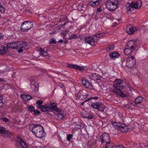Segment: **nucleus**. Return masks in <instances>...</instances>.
I'll use <instances>...</instances> for the list:
<instances>
[{"label": "nucleus", "mask_w": 148, "mask_h": 148, "mask_svg": "<svg viewBox=\"0 0 148 148\" xmlns=\"http://www.w3.org/2000/svg\"><path fill=\"white\" fill-rule=\"evenodd\" d=\"M126 10L128 12H132L134 10V8L133 6L132 2L130 3H128L126 5Z\"/></svg>", "instance_id": "obj_21"}, {"label": "nucleus", "mask_w": 148, "mask_h": 148, "mask_svg": "<svg viewBox=\"0 0 148 148\" xmlns=\"http://www.w3.org/2000/svg\"><path fill=\"white\" fill-rule=\"evenodd\" d=\"M56 40L53 39V38H52L50 39L49 41V43L50 44H55L56 43Z\"/></svg>", "instance_id": "obj_47"}, {"label": "nucleus", "mask_w": 148, "mask_h": 148, "mask_svg": "<svg viewBox=\"0 0 148 148\" xmlns=\"http://www.w3.org/2000/svg\"><path fill=\"white\" fill-rule=\"evenodd\" d=\"M28 110L31 112H33L35 108L34 106H32L29 105L27 106Z\"/></svg>", "instance_id": "obj_35"}, {"label": "nucleus", "mask_w": 148, "mask_h": 148, "mask_svg": "<svg viewBox=\"0 0 148 148\" xmlns=\"http://www.w3.org/2000/svg\"><path fill=\"white\" fill-rule=\"evenodd\" d=\"M138 40H130L127 43L126 45L131 48L132 50H135L137 47Z\"/></svg>", "instance_id": "obj_9"}, {"label": "nucleus", "mask_w": 148, "mask_h": 148, "mask_svg": "<svg viewBox=\"0 0 148 148\" xmlns=\"http://www.w3.org/2000/svg\"><path fill=\"white\" fill-rule=\"evenodd\" d=\"M82 82L83 86L89 89H91L92 88V84L86 78H84L82 80Z\"/></svg>", "instance_id": "obj_12"}, {"label": "nucleus", "mask_w": 148, "mask_h": 148, "mask_svg": "<svg viewBox=\"0 0 148 148\" xmlns=\"http://www.w3.org/2000/svg\"><path fill=\"white\" fill-rule=\"evenodd\" d=\"M3 98L1 96H0V108L1 107L3 104V103L2 102Z\"/></svg>", "instance_id": "obj_51"}, {"label": "nucleus", "mask_w": 148, "mask_h": 148, "mask_svg": "<svg viewBox=\"0 0 148 148\" xmlns=\"http://www.w3.org/2000/svg\"><path fill=\"white\" fill-rule=\"evenodd\" d=\"M27 100H30L32 98L30 95H27Z\"/></svg>", "instance_id": "obj_56"}, {"label": "nucleus", "mask_w": 148, "mask_h": 148, "mask_svg": "<svg viewBox=\"0 0 148 148\" xmlns=\"http://www.w3.org/2000/svg\"><path fill=\"white\" fill-rule=\"evenodd\" d=\"M15 46L16 48V49H18V48H21V41H18L15 42Z\"/></svg>", "instance_id": "obj_32"}, {"label": "nucleus", "mask_w": 148, "mask_h": 148, "mask_svg": "<svg viewBox=\"0 0 148 148\" xmlns=\"http://www.w3.org/2000/svg\"><path fill=\"white\" fill-rule=\"evenodd\" d=\"M58 86L62 88L63 90H64V89H65V87L63 84L61 83H59L58 84Z\"/></svg>", "instance_id": "obj_50"}, {"label": "nucleus", "mask_w": 148, "mask_h": 148, "mask_svg": "<svg viewBox=\"0 0 148 148\" xmlns=\"http://www.w3.org/2000/svg\"><path fill=\"white\" fill-rule=\"evenodd\" d=\"M106 4V8L109 11H114L117 8L116 4L111 0H107Z\"/></svg>", "instance_id": "obj_6"}, {"label": "nucleus", "mask_w": 148, "mask_h": 148, "mask_svg": "<svg viewBox=\"0 0 148 148\" xmlns=\"http://www.w3.org/2000/svg\"><path fill=\"white\" fill-rule=\"evenodd\" d=\"M17 140L20 142V145L22 147H23V148H27L28 147L27 145L25 142L23 141L20 137H18L17 138Z\"/></svg>", "instance_id": "obj_20"}, {"label": "nucleus", "mask_w": 148, "mask_h": 148, "mask_svg": "<svg viewBox=\"0 0 148 148\" xmlns=\"http://www.w3.org/2000/svg\"><path fill=\"white\" fill-rule=\"evenodd\" d=\"M90 100V98H89V99L86 100H85L84 102H86L87 101H89Z\"/></svg>", "instance_id": "obj_62"}, {"label": "nucleus", "mask_w": 148, "mask_h": 148, "mask_svg": "<svg viewBox=\"0 0 148 148\" xmlns=\"http://www.w3.org/2000/svg\"><path fill=\"white\" fill-rule=\"evenodd\" d=\"M105 35V34L104 33H98L94 34L93 36L97 38H101L104 37Z\"/></svg>", "instance_id": "obj_31"}, {"label": "nucleus", "mask_w": 148, "mask_h": 148, "mask_svg": "<svg viewBox=\"0 0 148 148\" xmlns=\"http://www.w3.org/2000/svg\"><path fill=\"white\" fill-rule=\"evenodd\" d=\"M11 133L6 128L2 127H0V135L5 137H7L10 136Z\"/></svg>", "instance_id": "obj_10"}, {"label": "nucleus", "mask_w": 148, "mask_h": 148, "mask_svg": "<svg viewBox=\"0 0 148 148\" xmlns=\"http://www.w3.org/2000/svg\"><path fill=\"white\" fill-rule=\"evenodd\" d=\"M33 27V23L29 21H24L21 26V30L22 32H26Z\"/></svg>", "instance_id": "obj_4"}, {"label": "nucleus", "mask_w": 148, "mask_h": 148, "mask_svg": "<svg viewBox=\"0 0 148 148\" xmlns=\"http://www.w3.org/2000/svg\"><path fill=\"white\" fill-rule=\"evenodd\" d=\"M29 129L38 138H42L45 136L44 128L40 124H32L29 125Z\"/></svg>", "instance_id": "obj_2"}, {"label": "nucleus", "mask_w": 148, "mask_h": 148, "mask_svg": "<svg viewBox=\"0 0 148 148\" xmlns=\"http://www.w3.org/2000/svg\"><path fill=\"white\" fill-rule=\"evenodd\" d=\"M94 143H93L91 142H88L87 143L86 146L88 148H91V147L92 146L94 145Z\"/></svg>", "instance_id": "obj_40"}, {"label": "nucleus", "mask_w": 148, "mask_h": 148, "mask_svg": "<svg viewBox=\"0 0 148 148\" xmlns=\"http://www.w3.org/2000/svg\"><path fill=\"white\" fill-rule=\"evenodd\" d=\"M79 6L81 7L82 10L83 12L86 11V9L87 7V6L86 5L83 4H82V5H79Z\"/></svg>", "instance_id": "obj_38"}, {"label": "nucleus", "mask_w": 148, "mask_h": 148, "mask_svg": "<svg viewBox=\"0 0 148 148\" xmlns=\"http://www.w3.org/2000/svg\"><path fill=\"white\" fill-rule=\"evenodd\" d=\"M64 117L63 114L62 113H58L56 115V118L58 120H61Z\"/></svg>", "instance_id": "obj_33"}, {"label": "nucleus", "mask_w": 148, "mask_h": 148, "mask_svg": "<svg viewBox=\"0 0 148 148\" xmlns=\"http://www.w3.org/2000/svg\"><path fill=\"white\" fill-rule=\"evenodd\" d=\"M40 55L41 56H43L44 57L47 59H49L50 56L48 53L45 51H44L41 48L40 49Z\"/></svg>", "instance_id": "obj_17"}, {"label": "nucleus", "mask_w": 148, "mask_h": 148, "mask_svg": "<svg viewBox=\"0 0 148 148\" xmlns=\"http://www.w3.org/2000/svg\"><path fill=\"white\" fill-rule=\"evenodd\" d=\"M21 48L25 47L27 45V43L25 41H21Z\"/></svg>", "instance_id": "obj_36"}, {"label": "nucleus", "mask_w": 148, "mask_h": 148, "mask_svg": "<svg viewBox=\"0 0 148 148\" xmlns=\"http://www.w3.org/2000/svg\"><path fill=\"white\" fill-rule=\"evenodd\" d=\"M45 107H46V108H48L50 110H51L50 106V104H49L48 103H46L45 104L44 106Z\"/></svg>", "instance_id": "obj_53"}, {"label": "nucleus", "mask_w": 148, "mask_h": 148, "mask_svg": "<svg viewBox=\"0 0 148 148\" xmlns=\"http://www.w3.org/2000/svg\"><path fill=\"white\" fill-rule=\"evenodd\" d=\"M124 86L123 81L119 79H116L113 82L114 89L112 90V92L117 96L126 97L127 95L121 90Z\"/></svg>", "instance_id": "obj_1"}, {"label": "nucleus", "mask_w": 148, "mask_h": 148, "mask_svg": "<svg viewBox=\"0 0 148 148\" xmlns=\"http://www.w3.org/2000/svg\"><path fill=\"white\" fill-rule=\"evenodd\" d=\"M27 95H21V97L22 98H27Z\"/></svg>", "instance_id": "obj_58"}, {"label": "nucleus", "mask_w": 148, "mask_h": 148, "mask_svg": "<svg viewBox=\"0 0 148 148\" xmlns=\"http://www.w3.org/2000/svg\"><path fill=\"white\" fill-rule=\"evenodd\" d=\"M73 135L71 134H69L67 135L66 140L68 141H69L72 138Z\"/></svg>", "instance_id": "obj_46"}, {"label": "nucleus", "mask_w": 148, "mask_h": 148, "mask_svg": "<svg viewBox=\"0 0 148 148\" xmlns=\"http://www.w3.org/2000/svg\"><path fill=\"white\" fill-rule=\"evenodd\" d=\"M23 51V50L22 49H19L18 51V52L20 53L22 52Z\"/></svg>", "instance_id": "obj_59"}, {"label": "nucleus", "mask_w": 148, "mask_h": 148, "mask_svg": "<svg viewBox=\"0 0 148 148\" xmlns=\"http://www.w3.org/2000/svg\"><path fill=\"white\" fill-rule=\"evenodd\" d=\"M76 65L75 64H67L66 65V67L70 68H73L75 69Z\"/></svg>", "instance_id": "obj_39"}, {"label": "nucleus", "mask_w": 148, "mask_h": 148, "mask_svg": "<svg viewBox=\"0 0 148 148\" xmlns=\"http://www.w3.org/2000/svg\"><path fill=\"white\" fill-rule=\"evenodd\" d=\"M90 100L92 99H95V100H97L98 99V97H90Z\"/></svg>", "instance_id": "obj_57"}, {"label": "nucleus", "mask_w": 148, "mask_h": 148, "mask_svg": "<svg viewBox=\"0 0 148 148\" xmlns=\"http://www.w3.org/2000/svg\"><path fill=\"white\" fill-rule=\"evenodd\" d=\"M75 128H77L79 129H83L84 127V126L83 125H81L79 124H75L74 125Z\"/></svg>", "instance_id": "obj_37"}, {"label": "nucleus", "mask_w": 148, "mask_h": 148, "mask_svg": "<svg viewBox=\"0 0 148 148\" xmlns=\"http://www.w3.org/2000/svg\"><path fill=\"white\" fill-rule=\"evenodd\" d=\"M102 10V8L101 7H100L98 8L97 10V12L100 13L101 12Z\"/></svg>", "instance_id": "obj_52"}, {"label": "nucleus", "mask_w": 148, "mask_h": 148, "mask_svg": "<svg viewBox=\"0 0 148 148\" xmlns=\"http://www.w3.org/2000/svg\"><path fill=\"white\" fill-rule=\"evenodd\" d=\"M100 141L102 143H106V142L110 141V139L109 134L106 132H104L102 135L100 136Z\"/></svg>", "instance_id": "obj_8"}, {"label": "nucleus", "mask_w": 148, "mask_h": 148, "mask_svg": "<svg viewBox=\"0 0 148 148\" xmlns=\"http://www.w3.org/2000/svg\"><path fill=\"white\" fill-rule=\"evenodd\" d=\"M112 125L113 126L115 129H117L118 128V122H113L112 123Z\"/></svg>", "instance_id": "obj_42"}, {"label": "nucleus", "mask_w": 148, "mask_h": 148, "mask_svg": "<svg viewBox=\"0 0 148 148\" xmlns=\"http://www.w3.org/2000/svg\"><path fill=\"white\" fill-rule=\"evenodd\" d=\"M75 67V69L81 71H82L84 70V68L83 67L77 65H76Z\"/></svg>", "instance_id": "obj_34"}, {"label": "nucleus", "mask_w": 148, "mask_h": 148, "mask_svg": "<svg viewBox=\"0 0 148 148\" xmlns=\"http://www.w3.org/2000/svg\"><path fill=\"white\" fill-rule=\"evenodd\" d=\"M109 55L110 57L112 59L118 58L120 56V54L116 51L110 53Z\"/></svg>", "instance_id": "obj_19"}, {"label": "nucleus", "mask_w": 148, "mask_h": 148, "mask_svg": "<svg viewBox=\"0 0 148 148\" xmlns=\"http://www.w3.org/2000/svg\"><path fill=\"white\" fill-rule=\"evenodd\" d=\"M79 94L81 95L84 98L86 99L87 98L89 95L86 93V91L85 90L81 91L79 92Z\"/></svg>", "instance_id": "obj_27"}, {"label": "nucleus", "mask_w": 148, "mask_h": 148, "mask_svg": "<svg viewBox=\"0 0 148 148\" xmlns=\"http://www.w3.org/2000/svg\"><path fill=\"white\" fill-rule=\"evenodd\" d=\"M50 106L51 110L57 112H60L61 110L57 107V104L56 102H50Z\"/></svg>", "instance_id": "obj_15"}, {"label": "nucleus", "mask_w": 148, "mask_h": 148, "mask_svg": "<svg viewBox=\"0 0 148 148\" xmlns=\"http://www.w3.org/2000/svg\"><path fill=\"white\" fill-rule=\"evenodd\" d=\"M2 45L0 47V55H3L8 51L9 48L15 49V42H12L7 43L6 46Z\"/></svg>", "instance_id": "obj_3"}, {"label": "nucleus", "mask_w": 148, "mask_h": 148, "mask_svg": "<svg viewBox=\"0 0 148 148\" xmlns=\"http://www.w3.org/2000/svg\"><path fill=\"white\" fill-rule=\"evenodd\" d=\"M88 77L93 80H100L102 77L97 74L95 73L88 75Z\"/></svg>", "instance_id": "obj_13"}, {"label": "nucleus", "mask_w": 148, "mask_h": 148, "mask_svg": "<svg viewBox=\"0 0 148 148\" xmlns=\"http://www.w3.org/2000/svg\"><path fill=\"white\" fill-rule=\"evenodd\" d=\"M93 117V116L92 114H91V115L89 114L87 115V117H86V119H92Z\"/></svg>", "instance_id": "obj_54"}, {"label": "nucleus", "mask_w": 148, "mask_h": 148, "mask_svg": "<svg viewBox=\"0 0 148 148\" xmlns=\"http://www.w3.org/2000/svg\"><path fill=\"white\" fill-rule=\"evenodd\" d=\"M134 50L131 49V48L126 45L124 50V53L127 55L130 54Z\"/></svg>", "instance_id": "obj_22"}, {"label": "nucleus", "mask_w": 148, "mask_h": 148, "mask_svg": "<svg viewBox=\"0 0 148 148\" xmlns=\"http://www.w3.org/2000/svg\"><path fill=\"white\" fill-rule=\"evenodd\" d=\"M81 116L84 118H86V117H87V115L85 114H82L81 115Z\"/></svg>", "instance_id": "obj_60"}, {"label": "nucleus", "mask_w": 148, "mask_h": 148, "mask_svg": "<svg viewBox=\"0 0 148 148\" xmlns=\"http://www.w3.org/2000/svg\"><path fill=\"white\" fill-rule=\"evenodd\" d=\"M114 148H124V147L122 145H119L116 146Z\"/></svg>", "instance_id": "obj_55"}, {"label": "nucleus", "mask_w": 148, "mask_h": 148, "mask_svg": "<svg viewBox=\"0 0 148 148\" xmlns=\"http://www.w3.org/2000/svg\"><path fill=\"white\" fill-rule=\"evenodd\" d=\"M31 88L33 90L37 91L38 89V84L33 79L30 80Z\"/></svg>", "instance_id": "obj_14"}, {"label": "nucleus", "mask_w": 148, "mask_h": 148, "mask_svg": "<svg viewBox=\"0 0 148 148\" xmlns=\"http://www.w3.org/2000/svg\"><path fill=\"white\" fill-rule=\"evenodd\" d=\"M63 42V40H62L60 39L59 40V41L58 42L60 43H62Z\"/></svg>", "instance_id": "obj_64"}, {"label": "nucleus", "mask_w": 148, "mask_h": 148, "mask_svg": "<svg viewBox=\"0 0 148 148\" xmlns=\"http://www.w3.org/2000/svg\"><path fill=\"white\" fill-rule=\"evenodd\" d=\"M134 9H139L142 5V2L141 0H138L136 2H132Z\"/></svg>", "instance_id": "obj_16"}, {"label": "nucleus", "mask_w": 148, "mask_h": 148, "mask_svg": "<svg viewBox=\"0 0 148 148\" xmlns=\"http://www.w3.org/2000/svg\"><path fill=\"white\" fill-rule=\"evenodd\" d=\"M118 128L117 130H119L122 132V130L123 128V127L125 126V124L123 123H122L120 122H118Z\"/></svg>", "instance_id": "obj_30"}, {"label": "nucleus", "mask_w": 148, "mask_h": 148, "mask_svg": "<svg viewBox=\"0 0 148 148\" xmlns=\"http://www.w3.org/2000/svg\"><path fill=\"white\" fill-rule=\"evenodd\" d=\"M143 98L139 96L136 98L134 101L135 103L136 104V106H137V104H140L142 102Z\"/></svg>", "instance_id": "obj_26"}, {"label": "nucleus", "mask_w": 148, "mask_h": 148, "mask_svg": "<svg viewBox=\"0 0 148 148\" xmlns=\"http://www.w3.org/2000/svg\"><path fill=\"white\" fill-rule=\"evenodd\" d=\"M100 0H97L95 1H91L88 3V5L92 7H94L96 5H98V3L100 2Z\"/></svg>", "instance_id": "obj_25"}, {"label": "nucleus", "mask_w": 148, "mask_h": 148, "mask_svg": "<svg viewBox=\"0 0 148 148\" xmlns=\"http://www.w3.org/2000/svg\"><path fill=\"white\" fill-rule=\"evenodd\" d=\"M69 32V31L68 30H66L65 31V32H64L65 35H66V34H67Z\"/></svg>", "instance_id": "obj_61"}, {"label": "nucleus", "mask_w": 148, "mask_h": 148, "mask_svg": "<svg viewBox=\"0 0 148 148\" xmlns=\"http://www.w3.org/2000/svg\"><path fill=\"white\" fill-rule=\"evenodd\" d=\"M126 32L129 34H132L137 30V28L135 27L130 26V28H127L126 29Z\"/></svg>", "instance_id": "obj_18"}, {"label": "nucleus", "mask_w": 148, "mask_h": 148, "mask_svg": "<svg viewBox=\"0 0 148 148\" xmlns=\"http://www.w3.org/2000/svg\"><path fill=\"white\" fill-rule=\"evenodd\" d=\"M85 42L87 43L92 46L95 45V39L92 37L86 36L84 38Z\"/></svg>", "instance_id": "obj_11"}, {"label": "nucleus", "mask_w": 148, "mask_h": 148, "mask_svg": "<svg viewBox=\"0 0 148 148\" xmlns=\"http://www.w3.org/2000/svg\"><path fill=\"white\" fill-rule=\"evenodd\" d=\"M37 108H39L40 109L41 111L43 112L47 113L49 112V110L47 108H46V107L44 105L40 106L39 107H38Z\"/></svg>", "instance_id": "obj_24"}, {"label": "nucleus", "mask_w": 148, "mask_h": 148, "mask_svg": "<svg viewBox=\"0 0 148 148\" xmlns=\"http://www.w3.org/2000/svg\"><path fill=\"white\" fill-rule=\"evenodd\" d=\"M0 120H2L3 121L7 122L9 121V120L6 117H2L0 118Z\"/></svg>", "instance_id": "obj_45"}, {"label": "nucleus", "mask_w": 148, "mask_h": 148, "mask_svg": "<svg viewBox=\"0 0 148 148\" xmlns=\"http://www.w3.org/2000/svg\"><path fill=\"white\" fill-rule=\"evenodd\" d=\"M34 114L35 115H40L41 114V113L38 110H34V111H33Z\"/></svg>", "instance_id": "obj_49"}, {"label": "nucleus", "mask_w": 148, "mask_h": 148, "mask_svg": "<svg viewBox=\"0 0 148 148\" xmlns=\"http://www.w3.org/2000/svg\"><path fill=\"white\" fill-rule=\"evenodd\" d=\"M61 36H63V38H64L65 36V34H64V33H62L61 34Z\"/></svg>", "instance_id": "obj_63"}, {"label": "nucleus", "mask_w": 148, "mask_h": 148, "mask_svg": "<svg viewBox=\"0 0 148 148\" xmlns=\"http://www.w3.org/2000/svg\"><path fill=\"white\" fill-rule=\"evenodd\" d=\"M106 143L105 145L106 148H113L114 145L112 143L109 141Z\"/></svg>", "instance_id": "obj_28"}, {"label": "nucleus", "mask_w": 148, "mask_h": 148, "mask_svg": "<svg viewBox=\"0 0 148 148\" xmlns=\"http://www.w3.org/2000/svg\"><path fill=\"white\" fill-rule=\"evenodd\" d=\"M78 37L76 35V34H74L72 35L71 36L70 38H69V39H77L78 38Z\"/></svg>", "instance_id": "obj_48"}, {"label": "nucleus", "mask_w": 148, "mask_h": 148, "mask_svg": "<svg viewBox=\"0 0 148 148\" xmlns=\"http://www.w3.org/2000/svg\"><path fill=\"white\" fill-rule=\"evenodd\" d=\"M91 106L102 112L104 111L105 108L103 103L99 102H93L91 104Z\"/></svg>", "instance_id": "obj_7"}, {"label": "nucleus", "mask_w": 148, "mask_h": 148, "mask_svg": "<svg viewBox=\"0 0 148 148\" xmlns=\"http://www.w3.org/2000/svg\"><path fill=\"white\" fill-rule=\"evenodd\" d=\"M115 48L114 44L108 45L106 47V50L108 52H109L114 50Z\"/></svg>", "instance_id": "obj_23"}, {"label": "nucleus", "mask_w": 148, "mask_h": 148, "mask_svg": "<svg viewBox=\"0 0 148 148\" xmlns=\"http://www.w3.org/2000/svg\"><path fill=\"white\" fill-rule=\"evenodd\" d=\"M136 60L135 57L130 56L127 59L126 66L129 68L133 69L136 66Z\"/></svg>", "instance_id": "obj_5"}, {"label": "nucleus", "mask_w": 148, "mask_h": 148, "mask_svg": "<svg viewBox=\"0 0 148 148\" xmlns=\"http://www.w3.org/2000/svg\"><path fill=\"white\" fill-rule=\"evenodd\" d=\"M118 128L117 130H119L122 132V130L123 128V127L125 126V124L123 123H122L120 122H118Z\"/></svg>", "instance_id": "obj_29"}, {"label": "nucleus", "mask_w": 148, "mask_h": 148, "mask_svg": "<svg viewBox=\"0 0 148 148\" xmlns=\"http://www.w3.org/2000/svg\"><path fill=\"white\" fill-rule=\"evenodd\" d=\"M128 127L125 125V126L123 127V128L122 130V132H127L128 131Z\"/></svg>", "instance_id": "obj_41"}, {"label": "nucleus", "mask_w": 148, "mask_h": 148, "mask_svg": "<svg viewBox=\"0 0 148 148\" xmlns=\"http://www.w3.org/2000/svg\"><path fill=\"white\" fill-rule=\"evenodd\" d=\"M43 101L42 100H38L36 101V104L38 106H40L42 104Z\"/></svg>", "instance_id": "obj_44"}, {"label": "nucleus", "mask_w": 148, "mask_h": 148, "mask_svg": "<svg viewBox=\"0 0 148 148\" xmlns=\"http://www.w3.org/2000/svg\"><path fill=\"white\" fill-rule=\"evenodd\" d=\"M0 12L1 13H4L5 12V9L1 5V3L0 2Z\"/></svg>", "instance_id": "obj_43"}]
</instances>
